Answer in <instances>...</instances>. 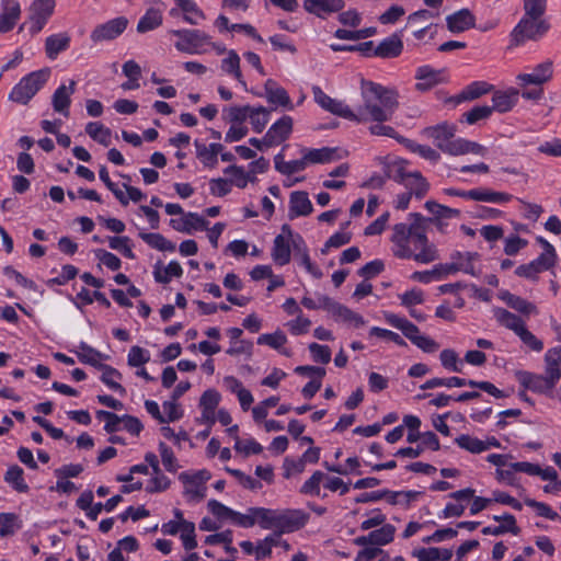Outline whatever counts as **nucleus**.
Returning a JSON list of instances; mask_svg holds the SVG:
<instances>
[{"label":"nucleus","mask_w":561,"mask_h":561,"mask_svg":"<svg viewBox=\"0 0 561 561\" xmlns=\"http://www.w3.org/2000/svg\"><path fill=\"white\" fill-rule=\"evenodd\" d=\"M410 222L396 224L390 238L393 247L392 253L401 260H414L421 264H428L439 259L436 245L426 236L428 222L420 213H410Z\"/></svg>","instance_id":"obj_1"},{"label":"nucleus","mask_w":561,"mask_h":561,"mask_svg":"<svg viewBox=\"0 0 561 561\" xmlns=\"http://www.w3.org/2000/svg\"><path fill=\"white\" fill-rule=\"evenodd\" d=\"M363 103L354 111L352 122L365 124L369 121H391L399 106V94L394 89L362 80Z\"/></svg>","instance_id":"obj_2"},{"label":"nucleus","mask_w":561,"mask_h":561,"mask_svg":"<svg viewBox=\"0 0 561 561\" xmlns=\"http://www.w3.org/2000/svg\"><path fill=\"white\" fill-rule=\"evenodd\" d=\"M545 374H534L526 370L516 371L515 376L520 386L535 393L550 396L561 378V368L557 367L556 360L545 354Z\"/></svg>","instance_id":"obj_3"},{"label":"nucleus","mask_w":561,"mask_h":561,"mask_svg":"<svg viewBox=\"0 0 561 561\" xmlns=\"http://www.w3.org/2000/svg\"><path fill=\"white\" fill-rule=\"evenodd\" d=\"M49 78V70H37L23 77L9 94V100L19 104H27L30 100L44 87Z\"/></svg>","instance_id":"obj_4"},{"label":"nucleus","mask_w":561,"mask_h":561,"mask_svg":"<svg viewBox=\"0 0 561 561\" xmlns=\"http://www.w3.org/2000/svg\"><path fill=\"white\" fill-rule=\"evenodd\" d=\"M388 178L403 185L407 193L417 199L425 197L430 191L431 185L422 173L419 171L410 172L402 163L396 165L393 170L390 169Z\"/></svg>","instance_id":"obj_5"},{"label":"nucleus","mask_w":561,"mask_h":561,"mask_svg":"<svg viewBox=\"0 0 561 561\" xmlns=\"http://www.w3.org/2000/svg\"><path fill=\"white\" fill-rule=\"evenodd\" d=\"M170 34L179 38L175 48L186 54H204L207 51L206 45L211 44V37L201 30H172Z\"/></svg>","instance_id":"obj_6"},{"label":"nucleus","mask_w":561,"mask_h":561,"mask_svg":"<svg viewBox=\"0 0 561 561\" xmlns=\"http://www.w3.org/2000/svg\"><path fill=\"white\" fill-rule=\"evenodd\" d=\"M548 31V25L540 18H530L526 14L511 33L512 44L518 46L526 41H536Z\"/></svg>","instance_id":"obj_7"},{"label":"nucleus","mask_w":561,"mask_h":561,"mask_svg":"<svg viewBox=\"0 0 561 561\" xmlns=\"http://www.w3.org/2000/svg\"><path fill=\"white\" fill-rule=\"evenodd\" d=\"M56 7L55 0H34L28 8L31 35L38 34L47 24Z\"/></svg>","instance_id":"obj_8"},{"label":"nucleus","mask_w":561,"mask_h":561,"mask_svg":"<svg viewBox=\"0 0 561 561\" xmlns=\"http://www.w3.org/2000/svg\"><path fill=\"white\" fill-rule=\"evenodd\" d=\"M211 478L208 470L203 469L194 473L182 472L179 480L184 484V494L190 500L201 501L206 496L205 483Z\"/></svg>","instance_id":"obj_9"},{"label":"nucleus","mask_w":561,"mask_h":561,"mask_svg":"<svg viewBox=\"0 0 561 561\" xmlns=\"http://www.w3.org/2000/svg\"><path fill=\"white\" fill-rule=\"evenodd\" d=\"M415 90L419 92H426L438 84L448 81V73L446 69H435L432 66L424 65L415 70Z\"/></svg>","instance_id":"obj_10"},{"label":"nucleus","mask_w":561,"mask_h":561,"mask_svg":"<svg viewBox=\"0 0 561 561\" xmlns=\"http://www.w3.org/2000/svg\"><path fill=\"white\" fill-rule=\"evenodd\" d=\"M293 245V231L289 225L282 226V232L273 242L272 257L277 265H286L290 262Z\"/></svg>","instance_id":"obj_11"},{"label":"nucleus","mask_w":561,"mask_h":561,"mask_svg":"<svg viewBox=\"0 0 561 561\" xmlns=\"http://www.w3.org/2000/svg\"><path fill=\"white\" fill-rule=\"evenodd\" d=\"M312 94L314 102L323 110L348 121H352V118L355 117L354 111L347 104L343 101L332 99L325 94L320 87L313 85Z\"/></svg>","instance_id":"obj_12"},{"label":"nucleus","mask_w":561,"mask_h":561,"mask_svg":"<svg viewBox=\"0 0 561 561\" xmlns=\"http://www.w3.org/2000/svg\"><path fill=\"white\" fill-rule=\"evenodd\" d=\"M128 20L125 16L112 19L96 25L91 32L90 38L94 43L112 41L117 38L126 30Z\"/></svg>","instance_id":"obj_13"},{"label":"nucleus","mask_w":561,"mask_h":561,"mask_svg":"<svg viewBox=\"0 0 561 561\" xmlns=\"http://www.w3.org/2000/svg\"><path fill=\"white\" fill-rule=\"evenodd\" d=\"M323 309L327 310L335 321L352 323L354 327L359 328L365 324L364 318L352 311L346 306L333 300L330 297L322 299Z\"/></svg>","instance_id":"obj_14"},{"label":"nucleus","mask_w":561,"mask_h":561,"mask_svg":"<svg viewBox=\"0 0 561 561\" xmlns=\"http://www.w3.org/2000/svg\"><path fill=\"white\" fill-rule=\"evenodd\" d=\"M308 516L299 510L277 513L276 529L279 534L293 533L302 528L307 523Z\"/></svg>","instance_id":"obj_15"},{"label":"nucleus","mask_w":561,"mask_h":561,"mask_svg":"<svg viewBox=\"0 0 561 561\" xmlns=\"http://www.w3.org/2000/svg\"><path fill=\"white\" fill-rule=\"evenodd\" d=\"M293 118L288 115L282 116L266 131L267 147L278 146L289 138L293 131Z\"/></svg>","instance_id":"obj_16"},{"label":"nucleus","mask_w":561,"mask_h":561,"mask_svg":"<svg viewBox=\"0 0 561 561\" xmlns=\"http://www.w3.org/2000/svg\"><path fill=\"white\" fill-rule=\"evenodd\" d=\"M19 0H1L0 33H8L15 26L21 18Z\"/></svg>","instance_id":"obj_17"},{"label":"nucleus","mask_w":561,"mask_h":561,"mask_svg":"<svg viewBox=\"0 0 561 561\" xmlns=\"http://www.w3.org/2000/svg\"><path fill=\"white\" fill-rule=\"evenodd\" d=\"M158 7H150L146 10L145 14L139 19L137 24L138 33H147L158 28L163 21V2L160 0H152Z\"/></svg>","instance_id":"obj_18"},{"label":"nucleus","mask_w":561,"mask_h":561,"mask_svg":"<svg viewBox=\"0 0 561 561\" xmlns=\"http://www.w3.org/2000/svg\"><path fill=\"white\" fill-rule=\"evenodd\" d=\"M76 82L69 81V85H59L51 98V104L55 112L62 114L65 117L69 116V107L71 104V95L75 93Z\"/></svg>","instance_id":"obj_19"},{"label":"nucleus","mask_w":561,"mask_h":561,"mask_svg":"<svg viewBox=\"0 0 561 561\" xmlns=\"http://www.w3.org/2000/svg\"><path fill=\"white\" fill-rule=\"evenodd\" d=\"M551 264V253H541L537 259L527 264L519 265L515 270V274L519 277L534 279L543 271L549 270Z\"/></svg>","instance_id":"obj_20"},{"label":"nucleus","mask_w":561,"mask_h":561,"mask_svg":"<svg viewBox=\"0 0 561 561\" xmlns=\"http://www.w3.org/2000/svg\"><path fill=\"white\" fill-rule=\"evenodd\" d=\"M553 76V64L551 60H546L534 67L530 73H523L518 76V80L523 84L541 85L548 82Z\"/></svg>","instance_id":"obj_21"},{"label":"nucleus","mask_w":561,"mask_h":561,"mask_svg":"<svg viewBox=\"0 0 561 561\" xmlns=\"http://www.w3.org/2000/svg\"><path fill=\"white\" fill-rule=\"evenodd\" d=\"M304 8L307 12L319 18L340 12L344 8L343 0H304Z\"/></svg>","instance_id":"obj_22"},{"label":"nucleus","mask_w":561,"mask_h":561,"mask_svg":"<svg viewBox=\"0 0 561 561\" xmlns=\"http://www.w3.org/2000/svg\"><path fill=\"white\" fill-rule=\"evenodd\" d=\"M265 98L268 103L274 104L276 106L287 107L288 110H293L294 105L291 100L287 93V91L279 87L278 83L273 79H267L264 83Z\"/></svg>","instance_id":"obj_23"},{"label":"nucleus","mask_w":561,"mask_h":561,"mask_svg":"<svg viewBox=\"0 0 561 561\" xmlns=\"http://www.w3.org/2000/svg\"><path fill=\"white\" fill-rule=\"evenodd\" d=\"M71 37L67 32L51 34L45 39V54L48 59L55 60L59 54L70 47Z\"/></svg>","instance_id":"obj_24"},{"label":"nucleus","mask_w":561,"mask_h":561,"mask_svg":"<svg viewBox=\"0 0 561 561\" xmlns=\"http://www.w3.org/2000/svg\"><path fill=\"white\" fill-rule=\"evenodd\" d=\"M312 203L309 199L308 193L304 191H296L289 197V217L294 219L300 216H308L312 213Z\"/></svg>","instance_id":"obj_25"},{"label":"nucleus","mask_w":561,"mask_h":561,"mask_svg":"<svg viewBox=\"0 0 561 561\" xmlns=\"http://www.w3.org/2000/svg\"><path fill=\"white\" fill-rule=\"evenodd\" d=\"M447 27L453 33L465 32L476 24V18L468 9H461L446 18Z\"/></svg>","instance_id":"obj_26"},{"label":"nucleus","mask_w":561,"mask_h":561,"mask_svg":"<svg viewBox=\"0 0 561 561\" xmlns=\"http://www.w3.org/2000/svg\"><path fill=\"white\" fill-rule=\"evenodd\" d=\"M493 519L495 522H502L500 527H493V526H486L482 529L483 535H492V536H500L506 533H511L513 535H518L520 529L516 525V518L512 514H504L502 516L494 515Z\"/></svg>","instance_id":"obj_27"},{"label":"nucleus","mask_w":561,"mask_h":561,"mask_svg":"<svg viewBox=\"0 0 561 561\" xmlns=\"http://www.w3.org/2000/svg\"><path fill=\"white\" fill-rule=\"evenodd\" d=\"M472 201L491 204H505L513 199V195L506 192H496L488 187H477L471 190Z\"/></svg>","instance_id":"obj_28"},{"label":"nucleus","mask_w":561,"mask_h":561,"mask_svg":"<svg viewBox=\"0 0 561 561\" xmlns=\"http://www.w3.org/2000/svg\"><path fill=\"white\" fill-rule=\"evenodd\" d=\"M403 49V43L399 35L392 34L385 38L374 49V56L380 58H394L398 57Z\"/></svg>","instance_id":"obj_29"},{"label":"nucleus","mask_w":561,"mask_h":561,"mask_svg":"<svg viewBox=\"0 0 561 561\" xmlns=\"http://www.w3.org/2000/svg\"><path fill=\"white\" fill-rule=\"evenodd\" d=\"M385 319L391 327L400 330L413 344L417 337L422 335L420 334L419 328L403 317H399L394 313H385Z\"/></svg>","instance_id":"obj_30"},{"label":"nucleus","mask_w":561,"mask_h":561,"mask_svg":"<svg viewBox=\"0 0 561 561\" xmlns=\"http://www.w3.org/2000/svg\"><path fill=\"white\" fill-rule=\"evenodd\" d=\"M302 159L306 167L316 163H328L336 159V149L323 147L319 149H307L301 150Z\"/></svg>","instance_id":"obj_31"},{"label":"nucleus","mask_w":561,"mask_h":561,"mask_svg":"<svg viewBox=\"0 0 561 561\" xmlns=\"http://www.w3.org/2000/svg\"><path fill=\"white\" fill-rule=\"evenodd\" d=\"M220 67L224 72L232 76L247 90V82L240 69V57L236 50L230 49L227 51V57L221 60Z\"/></svg>","instance_id":"obj_32"},{"label":"nucleus","mask_w":561,"mask_h":561,"mask_svg":"<svg viewBox=\"0 0 561 561\" xmlns=\"http://www.w3.org/2000/svg\"><path fill=\"white\" fill-rule=\"evenodd\" d=\"M71 352L78 356L81 363L91 365L98 369L100 368V365H103L101 360L105 357L101 352L84 342H80L77 350H72Z\"/></svg>","instance_id":"obj_33"},{"label":"nucleus","mask_w":561,"mask_h":561,"mask_svg":"<svg viewBox=\"0 0 561 561\" xmlns=\"http://www.w3.org/2000/svg\"><path fill=\"white\" fill-rule=\"evenodd\" d=\"M102 371L101 381L105 383L111 390L118 392L121 396L126 394V389L119 383L122 374L110 365H100L99 368Z\"/></svg>","instance_id":"obj_34"},{"label":"nucleus","mask_w":561,"mask_h":561,"mask_svg":"<svg viewBox=\"0 0 561 561\" xmlns=\"http://www.w3.org/2000/svg\"><path fill=\"white\" fill-rule=\"evenodd\" d=\"M286 343L287 337L280 330H277L274 333L262 334L257 339L259 345H267L285 356H290V351L284 347Z\"/></svg>","instance_id":"obj_35"},{"label":"nucleus","mask_w":561,"mask_h":561,"mask_svg":"<svg viewBox=\"0 0 561 561\" xmlns=\"http://www.w3.org/2000/svg\"><path fill=\"white\" fill-rule=\"evenodd\" d=\"M176 7L183 12V20L192 25H196L198 20L205 19L204 12L199 9L195 0H174Z\"/></svg>","instance_id":"obj_36"},{"label":"nucleus","mask_w":561,"mask_h":561,"mask_svg":"<svg viewBox=\"0 0 561 561\" xmlns=\"http://www.w3.org/2000/svg\"><path fill=\"white\" fill-rule=\"evenodd\" d=\"M215 25L219 28L220 32L244 30V33L247 35H249L259 43H264L263 37L256 32V30L251 24H229V19L226 15H219L215 21Z\"/></svg>","instance_id":"obj_37"},{"label":"nucleus","mask_w":561,"mask_h":561,"mask_svg":"<svg viewBox=\"0 0 561 561\" xmlns=\"http://www.w3.org/2000/svg\"><path fill=\"white\" fill-rule=\"evenodd\" d=\"M183 268L176 261H171L165 267H161L160 263L156 264L153 270V277L157 283L168 284L172 277H181Z\"/></svg>","instance_id":"obj_38"},{"label":"nucleus","mask_w":561,"mask_h":561,"mask_svg":"<svg viewBox=\"0 0 561 561\" xmlns=\"http://www.w3.org/2000/svg\"><path fill=\"white\" fill-rule=\"evenodd\" d=\"M501 298L508 307L523 314L529 316L531 313H537V307L534 304L519 296L511 294L510 291H504Z\"/></svg>","instance_id":"obj_39"},{"label":"nucleus","mask_w":561,"mask_h":561,"mask_svg":"<svg viewBox=\"0 0 561 561\" xmlns=\"http://www.w3.org/2000/svg\"><path fill=\"white\" fill-rule=\"evenodd\" d=\"M139 238L144 240L150 248L162 252H174L175 244L168 240L164 236L157 232H139Z\"/></svg>","instance_id":"obj_40"},{"label":"nucleus","mask_w":561,"mask_h":561,"mask_svg":"<svg viewBox=\"0 0 561 561\" xmlns=\"http://www.w3.org/2000/svg\"><path fill=\"white\" fill-rule=\"evenodd\" d=\"M4 481L20 493H26L30 489L24 480V471L18 465L8 468Z\"/></svg>","instance_id":"obj_41"},{"label":"nucleus","mask_w":561,"mask_h":561,"mask_svg":"<svg viewBox=\"0 0 561 561\" xmlns=\"http://www.w3.org/2000/svg\"><path fill=\"white\" fill-rule=\"evenodd\" d=\"M455 131V126L447 123L432 126L425 129L426 135L435 141L438 148L439 144H446L450 138H454Z\"/></svg>","instance_id":"obj_42"},{"label":"nucleus","mask_w":561,"mask_h":561,"mask_svg":"<svg viewBox=\"0 0 561 561\" xmlns=\"http://www.w3.org/2000/svg\"><path fill=\"white\" fill-rule=\"evenodd\" d=\"M492 84L485 81H473L468 84L457 96V102L474 100L492 90Z\"/></svg>","instance_id":"obj_43"},{"label":"nucleus","mask_w":561,"mask_h":561,"mask_svg":"<svg viewBox=\"0 0 561 561\" xmlns=\"http://www.w3.org/2000/svg\"><path fill=\"white\" fill-rule=\"evenodd\" d=\"M494 316L500 324L512 330L516 335L523 328H525L524 321L518 316L507 311L506 309H496Z\"/></svg>","instance_id":"obj_44"},{"label":"nucleus","mask_w":561,"mask_h":561,"mask_svg":"<svg viewBox=\"0 0 561 561\" xmlns=\"http://www.w3.org/2000/svg\"><path fill=\"white\" fill-rule=\"evenodd\" d=\"M85 133L104 147L111 144V129L100 122H90L85 126Z\"/></svg>","instance_id":"obj_45"},{"label":"nucleus","mask_w":561,"mask_h":561,"mask_svg":"<svg viewBox=\"0 0 561 561\" xmlns=\"http://www.w3.org/2000/svg\"><path fill=\"white\" fill-rule=\"evenodd\" d=\"M250 512L253 513L254 524L257 522L263 529H276L277 513L275 511L264 507H250Z\"/></svg>","instance_id":"obj_46"},{"label":"nucleus","mask_w":561,"mask_h":561,"mask_svg":"<svg viewBox=\"0 0 561 561\" xmlns=\"http://www.w3.org/2000/svg\"><path fill=\"white\" fill-rule=\"evenodd\" d=\"M419 561H448L453 557V550L447 548H423L416 552Z\"/></svg>","instance_id":"obj_47"},{"label":"nucleus","mask_w":561,"mask_h":561,"mask_svg":"<svg viewBox=\"0 0 561 561\" xmlns=\"http://www.w3.org/2000/svg\"><path fill=\"white\" fill-rule=\"evenodd\" d=\"M271 111L264 106L252 107L250 106L249 119L255 133L260 134L266 127L270 121Z\"/></svg>","instance_id":"obj_48"},{"label":"nucleus","mask_w":561,"mask_h":561,"mask_svg":"<svg viewBox=\"0 0 561 561\" xmlns=\"http://www.w3.org/2000/svg\"><path fill=\"white\" fill-rule=\"evenodd\" d=\"M517 92H496L493 94L492 112L497 111L500 113H506L513 108L516 103Z\"/></svg>","instance_id":"obj_49"},{"label":"nucleus","mask_w":561,"mask_h":561,"mask_svg":"<svg viewBox=\"0 0 561 561\" xmlns=\"http://www.w3.org/2000/svg\"><path fill=\"white\" fill-rule=\"evenodd\" d=\"M455 443L460 448H462L471 454H481L486 450L484 440H481V439L470 436L468 434H462V435L458 436L455 439Z\"/></svg>","instance_id":"obj_50"},{"label":"nucleus","mask_w":561,"mask_h":561,"mask_svg":"<svg viewBox=\"0 0 561 561\" xmlns=\"http://www.w3.org/2000/svg\"><path fill=\"white\" fill-rule=\"evenodd\" d=\"M467 381H468V379L460 378V377H448V378H437L436 377V378H432V379L427 380L426 382L421 385L420 388L422 390H427V389H434L437 387H447V388L465 387V386H467Z\"/></svg>","instance_id":"obj_51"},{"label":"nucleus","mask_w":561,"mask_h":561,"mask_svg":"<svg viewBox=\"0 0 561 561\" xmlns=\"http://www.w3.org/2000/svg\"><path fill=\"white\" fill-rule=\"evenodd\" d=\"M21 528L19 516L14 513H0V536L7 537L13 535Z\"/></svg>","instance_id":"obj_52"},{"label":"nucleus","mask_w":561,"mask_h":561,"mask_svg":"<svg viewBox=\"0 0 561 561\" xmlns=\"http://www.w3.org/2000/svg\"><path fill=\"white\" fill-rule=\"evenodd\" d=\"M225 174L231 175V184H234L239 188H244L248 185V182L254 181V176H252L249 172L247 173L242 167L238 165H229L224 170Z\"/></svg>","instance_id":"obj_53"},{"label":"nucleus","mask_w":561,"mask_h":561,"mask_svg":"<svg viewBox=\"0 0 561 561\" xmlns=\"http://www.w3.org/2000/svg\"><path fill=\"white\" fill-rule=\"evenodd\" d=\"M327 474L322 471H314L312 476L305 481V483L300 488V493L306 495H313L319 496L320 495V484L324 481L325 482Z\"/></svg>","instance_id":"obj_54"},{"label":"nucleus","mask_w":561,"mask_h":561,"mask_svg":"<svg viewBox=\"0 0 561 561\" xmlns=\"http://www.w3.org/2000/svg\"><path fill=\"white\" fill-rule=\"evenodd\" d=\"M396 528L386 524L382 525L379 529L373 530L369 533V539L371 540V545L383 546L393 540Z\"/></svg>","instance_id":"obj_55"},{"label":"nucleus","mask_w":561,"mask_h":561,"mask_svg":"<svg viewBox=\"0 0 561 561\" xmlns=\"http://www.w3.org/2000/svg\"><path fill=\"white\" fill-rule=\"evenodd\" d=\"M225 118L231 124H242L250 115V105L229 106L224 108Z\"/></svg>","instance_id":"obj_56"},{"label":"nucleus","mask_w":561,"mask_h":561,"mask_svg":"<svg viewBox=\"0 0 561 561\" xmlns=\"http://www.w3.org/2000/svg\"><path fill=\"white\" fill-rule=\"evenodd\" d=\"M100 180L106 185V187L114 194L123 206L128 205V198L125 193L110 179L106 167H101L99 170Z\"/></svg>","instance_id":"obj_57"},{"label":"nucleus","mask_w":561,"mask_h":561,"mask_svg":"<svg viewBox=\"0 0 561 561\" xmlns=\"http://www.w3.org/2000/svg\"><path fill=\"white\" fill-rule=\"evenodd\" d=\"M450 257H451L454 265H459V266L467 265L469 267V270H471V272H465L466 274H470L472 276L477 275L476 268L473 266V261L479 257L478 253L456 251L451 254Z\"/></svg>","instance_id":"obj_58"},{"label":"nucleus","mask_w":561,"mask_h":561,"mask_svg":"<svg viewBox=\"0 0 561 561\" xmlns=\"http://www.w3.org/2000/svg\"><path fill=\"white\" fill-rule=\"evenodd\" d=\"M386 122L387 121H369L368 123H371V125L369 126L370 134L375 135V136H386V137L394 138V139H398L399 141L407 140L403 137L399 138L398 134L393 127H391L389 125H385Z\"/></svg>","instance_id":"obj_59"},{"label":"nucleus","mask_w":561,"mask_h":561,"mask_svg":"<svg viewBox=\"0 0 561 561\" xmlns=\"http://www.w3.org/2000/svg\"><path fill=\"white\" fill-rule=\"evenodd\" d=\"M181 540L185 550H193L197 547L195 539V525L192 522H182Z\"/></svg>","instance_id":"obj_60"},{"label":"nucleus","mask_w":561,"mask_h":561,"mask_svg":"<svg viewBox=\"0 0 561 561\" xmlns=\"http://www.w3.org/2000/svg\"><path fill=\"white\" fill-rule=\"evenodd\" d=\"M196 156L204 167L214 169L218 164V157L215 156L206 145L201 144L198 140H195Z\"/></svg>","instance_id":"obj_61"},{"label":"nucleus","mask_w":561,"mask_h":561,"mask_svg":"<svg viewBox=\"0 0 561 561\" xmlns=\"http://www.w3.org/2000/svg\"><path fill=\"white\" fill-rule=\"evenodd\" d=\"M150 360V354L140 346H131L127 356L128 365L131 367H140Z\"/></svg>","instance_id":"obj_62"},{"label":"nucleus","mask_w":561,"mask_h":561,"mask_svg":"<svg viewBox=\"0 0 561 561\" xmlns=\"http://www.w3.org/2000/svg\"><path fill=\"white\" fill-rule=\"evenodd\" d=\"M540 472L541 473H538V477H540L542 480L553 482V484H551V485L548 484V485L543 486V491L546 493L561 491V481L558 480V472L554 468H552V467H547L545 469L540 468Z\"/></svg>","instance_id":"obj_63"},{"label":"nucleus","mask_w":561,"mask_h":561,"mask_svg":"<svg viewBox=\"0 0 561 561\" xmlns=\"http://www.w3.org/2000/svg\"><path fill=\"white\" fill-rule=\"evenodd\" d=\"M309 352L312 356V359L316 363L328 364L331 360V348L328 345H321L318 343H311L309 346Z\"/></svg>","instance_id":"obj_64"}]
</instances>
